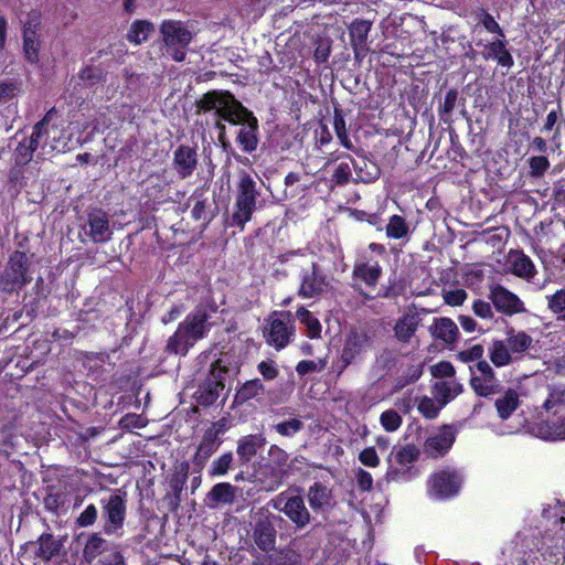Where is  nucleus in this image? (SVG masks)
<instances>
[{"label":"nucleus","instance_id":"42","mask_svg":"<svg viewBox=\"0 0 565 565\" xmlns=\"http://www.w3.org/2000/svg\"><path fill=\"white\" fill-rule=\"evenodd\" d=\"M409 233L408 224L401 215H393L390 217L386 225V235L390 238L402 239L407 237Z\"/></svg>","mask_w":565,"mask_h":565},{"label":"nucleus","instance_id":"24","mask_svg":"<svg viewBox=\"0 0 565 565\" xmlns=\"http://www.w3.org/2000/svg\"><path fill=\"white\" fill-rule=\"evenodd\" d=\"M307 498L313 511H326L333 504L332 490L320 482H316L309 487Z\"/></svg>","mask_w":565,"mask_h":565},{"label":"nucleus","instance_id":"18","mask_svg":"<svg viewBox=\"0 0 565 565\" xmlns=\"http://www.w3.org/2000/svg\"><path fill=\"white\" fill-rule=\"evenodd\" d=\"M372 344L371 337L365 332H351L344 342L341 353L342 372L351 363L355 362Z\"/></svg>","mask_w":565,"mask_h":565},{"label":"nucleus","instance_id":"19","mask_svg":"<svg viewBox=\"0 0 565 565\" xmlns=\"http://www.w3.org/2000/svg\"><path fill=\"white\" fill-rule=\"evenodd\" d=\"M455 441V433L451 427L445 426L438 431L433 433L424 444V452L429 457H440L445 455Z\"/></svg>","mask_w":565,"mask_h":565},{"label":"nucleus","instance_id":"17","mask_svg":"<svg viewBox=\"0 0 565 565\" xmlns=\"http://www.w3.org/2000/svg\"><path fill=\"white\" fill-rule=\"evenodd\" d=\"M489 298L494 308L504 315L513 316L526 312L524 302L515 294L501 285L490 287Z\"/></svg>","mask_w":565,"mask_h":565},{"label":"nucleus","instance_id":"54","mask_svg":"<svg viewBox=\"0 0 565 565\" xmlns=\"http://www.w3.org/2000/svg\"><path fill=\"white\" fill-rule=\"evenodd\" d=\"M443 297L447 305L456 307L465 302L467 292L463 289L445 290Z\"/></svg>","mask_w":565,"mask_h":565},{"label":"nucleus","instance_id":"41","mask_svg":"<svg viewBox=\"0 0 565 565\" xmlns=\"http://www.w3.org/2000/svg\"><path fill=\"white\" fill-rule=\"evenodd\" d=\"M297 319L306 327L307 335L311 339L320 337L321 324L319 320L311 315L305 307H300L296 311Z\"/></svg>","mask_w":565,"mask_h":565},{"label":"nucleus","instance_id":"8","mask_svg":"<svg viewBox=\"0 0 565 565\" xmlns=\"http://www.w3.org/2000/svg\"><path fill=\"white\" fill-rule=\"evenodd\" d=\"M463 483L462 473L455 468L434 472L427 482V493L431 499L445 500L457 495Z\"/></svg>","mask_w":565,"mask_h":565},{"label":"nucleus","instance_id":"16","mask_svg":"<svg viewBox=\"0 0 565 565\" xmlns=\"http://www.w3.org/2000/svg\"><path fill=\"white\" fill-rule=\"evenodd\" d=\"M228 367L223 359H218L212 364L210 374L202 387L200 399L204 404H212L218 397L220 392L225 387V377Z\"/></svg>","mask_w":565,"mask_h":565},{"label":"nucleus","instance_id":"46","mask_svg":"<svg viewBox=\"0 0 565 565\" xmlns=\"http://www.w3.org/2000/svg\"><path fill=\"white\" fill-rule=\"evenodd\" d=\"M547 308L559 317L565 316V289H558L554 294L546 296Z\"/></svg>","mask_w":565,"mask_h":565},{"label":"nucleus","instance_id":"10","mask_svg":"<svg viewBox=\"0 0 565 565\" xmlns=\"http://www.w3.org/2000/svg\"><path fill=\"white\" fill-rule=\"evenodd\" d=\"M535 548L536 552L532 548L529 553L523 552L522 562L525 565H535L537 553H541L550 563H558L561 559H565V535L564 533L546 534L540 543L535 544Z\"/></svg>","mask_w":565,"mask_h":565},{"label":"nucleus","instance_id":"5","mask_svg":"<svg viewBox=\"0 0 565 565\" xmlns=\"http://www.w3.org/2000/svg\"><path fill=\"white\" fill-rule=\"evenodd\" d=\"M39 139V157L45 158L54 152H64L71 141L70 134L62 126L51 125L49 116L34 126Z\"/></svg>","mask_w":565,"mask_h":565},{"label":"nucleus","instance_id":"51","mask_svg":"<svg viewBox=\"0 0 565 565\" xmlns=\"http://www.w3.org/2000/svg\"><path fill=\"white\" fill-rule=\"evenodd\" d=\"M529 166L531 177L540 178L544 175L550 168V161L544 156H535L530 159Z\"/></svg>","mask_w":565,"mask_h":565},{"label":"nucleus","instance_id":"26","mask_svg":"<svg viewBox=\"0 0 565 565\" xmlns=\"http://www.w3.org/2000/svg\"><path fill=\"white\" fill-rule=\"evenodd\" d=\"M511 271L525 280H531L535 275V266L531 258L522 252H513L509 255Z\"/></svg>","mask_w":565,"mask_h":565},{"label":"nucleus","instance_id":"31","mask_svg":"<svg viewBox=\"0 0 565 565\" xmlns=\"http://www.w3.org/2000/svg\"><path fill=\"white\" fill-rule=\"evenodd\" d=\"M38 23L34 25L28 24L23 31V51L24 56L30 63H38L40 40L36 32Z\"/></svg>","mask_w":565,"mask_h":565},{"label":"nucleus","instance_id":"58","mask_svg":"<svg viewBox=\"0 0 565 565\" xmlns=\"http://www.w3.org/2000/svg\"><path fill=\"white\" fill-rule=\"evenodd\" d=\"M472 310L476 316L482 319H491L493 317L490 303L484 300H476L472 305Z\"/></svg>","mask_w":565,"mask_h":565},{"label":"nucleus","instance_id":"13","mask_svg":"<svg viewBox=\"0 0 565 565\" xmlns=\"http://www.w3.org/2000/svg\"><path fill=\"white\" fill-rule=\"evenodd\" d=\"M382 274L383 269L380 263L369 257L366 253H362L353 266L352 276L354 288L359 290L365 299H373L372 296H367L361 290L358 282L364 284L369 288H374L382 277Z\"/></svg>","mask_w":565,"mask_h":565},{"label":"nucleus","instance_id":"29","mask_svg":"<svg viewBox=\"0 0 565 565\" xmlns=\"http://www.w3.org/2000/svg\"><path fill=\"white\" fill-rule=\"evenodd\" d=\"M235 494V487H233L231 483H216L207 493V505L211 508H216L220 504H230L234 501Z\"/></svg>","mask_w":565,"mask_h":565},{"label":"nucleus","instance_id":"9","mask_svg":"<svg viewBox=\"0 0 565 565\" xmlns=\"http://www.w3.org/2000/svg\"><path fill=\"white\" fill-rule=\"evenodd\" d=\"M252 539L263 552H270L276 544V530L273 514L266 508L253 509L250 512Z\"/></svg>","mask_w":565,"mask_h":565},{"label":"nucleus","instance_id":"27","mask_svg":"<svg viewBox=\"0 0 565 565\" xmlns=\"http://www.w3.org/2000/svg\"><path fill=\"white\" fill-rule=\"evenodd\" d=\"M430 332L434 338L448 344L454 343L459 335L458 327L450 318L435 319Z\"/></svg>","mask_w":565,"mask_h":565},{"label":"nucleus","instance_id":"14","mask_svg":"<svg viewBox=\"0 0 565 565\" xmlns=\"http://www.w3.org/2000/svg\"><path fill=\"white\" fill-rule=\"evenodd\" d=\"M30 281L28 277V256L23 252H14L0 275V285L4 290H14Z\"/></svg>","mask_w":565,"mask_h":565},{"label":"nucleus","instance_id":"2","mask_svg":"<svg viewBox=\"0 0 565 565\" xmlns=\"http://www.w3.org/2000/svg\"><path fill=\"white\" fill-rule=\"evenodd\" d=\"M209 319L210 315L203 308L189 315L169 338L166 350L169 353L185 355L198 340L207 335L211 328Z\"/></svg>","mask_w":565,"mask_h":565},{"label":"nucleus","instance_id":"1","mask_svg":"<svg viewBox=\"0 0 565 565\" xmlns=\"http://www.w3.org/2000/svg\"><path fill=\"white\" fill-rule=\"evenodd\" d=\"M199 108L204 111H215V116L217 117L216 128L220 130L221 136L225 131V125L222 120L234 125H242L237 135V141L242 150L248 153L256 150L258 146V121L234 95L228 92H209L200 99Z\"/></svg>","mask_w":565,"mask_h":565},{"label":"nucleus","instance_id":"56","mask_svg":"<svg viewBox=\"0 0 565 565\" xmlns=\"http://www.w3.org/2000/svg\"><path fill=\"white\" fill-rule=\"evenodd\" d=\"M480 21L488 32L499 34L501 38H504L501 26L491 14L483 11Z\"/></svg>","mask_w":565,"mask_h":565},{"label":"nucleus","instance_id":"20","mask_svg":"<svg viewBox=\"0 0 565 565\" xmlns=\"http://www.w3.org/2000/svg\"><path fill=\"white\" fill-rule=\"evenodd\" d=\"M223 429L218 424H214L206 429L193 458L195 465L204 466L206 460L217 450L221 445L220 435Z\"/></svg>","mask_w":565,"mask_h":565},{"label":"nucleus","instance_id":"12","mask_svg":"<svg viewBox=\"0 0 565 565\" xmlns=\"http://www.w3.org/2000/svg\"><path fill=\"white\" fill-rule=\"evenodd\" d=\"M269 505L284 512L297 527H305L310 522V513L300 495H289L287 492H282L273 498Z\"/></svg>","mask_w":565,"mask_h":565},{"label":"nucleus","instance_id":"23","mask_svg":"<svg viewBox=\"0 0 565 565\" xmlns=\"http://www.w3.org/2000/svg\"><path fill=\"white\" fill-rule=\"evenodd\" d=\"M173 164L181 179L190 177L198 164V154L195 149L189 146H180L174 151Z\"/></svg>","mask_w":565,"mask_h":565},{"label":"nucleus","instance_id":"47","mask_svg":"<svg viewBox=\"0 0 565 565\" xmlns=\"http://www.w3.org/2000/svg\"><path fill=\"white\" fill-rule=\"evenodd\" d=\"M402 416L394 409H387L381 414L380 423L386 431H395L402 425Z\"/></svg>","mask_w":565,"mask_h":565},{"label":"nucleus","instance_id":"64","mask_svg":"<svg viewBox=\"0 0 565 565\" xmlns=\"http://www.w3.org/2000/svg\"><path fill=\"white\" fill-rule=\"evenodd\" d=\"M100 565H126L122 555L119 552H110L100 561Z\"/></svg>","mask_w":565,"mask_h":565},{"label":"nucleus","instance_id":"28","mask_svg":"<svg viewBox=\"0 0 565 565\" xmlns=\"http://www.w3.org/2000/svg\"><path fill=\"white\" fill-rule=\"evenodd\" d=\"M39 150V139L35 136V131L33 130L30 137L22 138L18 146L15 147L13 159L17 166H24L29 163L33 153Z\"/></svg>","mask_w":565,"mask_h":565},{"label":"nucleus","instance_id":"6","mask_svg":"<svg viewBox=\"0 0 565 565\" xmlns=\"http://www.w3.org/2000/svg\"><path fill=\"white\" fill-rule=\"evenodd\" d=\"M163 44L167 53L175 62H182L186 55V49L192 41V32L181 22L166 20L160 25Z\"/></svg>","mask_w":565,"mask_h":565},{"label":"nucleus","instance_id":"35","mask_svg":"<svg viewBox=\"0 0 565 565\" xmlns=\"http://www.w3.org/2000/svg\"><path fill=\"white\" fill-rule=\"evenodd\" d=\"M495 409L501 419H508L519 407V394L514 390H508L503 395L497 398Z\"/></svg>","mask_w":565,"mask_h":565},{"label":"nucleus","instance_id":"52","mask_svg":"<svg viewBox=\"0 0 565 565\" xmlns=\"http://www.w3.org/2000/svg\"><path fill=\"white\" fill-rule=\"evenodd\" d=\"M431 375L439 380L455 379V367L448 361H441L430 367Z\"/></svg>","mask_w":565,"mask_h":565},{"label":"nucleus","instance_id":"44","mask_svg":"<svg viewBox=\"0 0 565 565\" xmlns=\"http://www.w3.org/2000/svg\"><path fill=\"white\" fill-rule=\"evenodd\" d=\"M471 386L473 391L480 396H489L497 392V384L494 375L472 376Z\"/></svg>","mask_w":565,"mask_h":565},{"label":"nucleus","instance_id":"3","mask_svg":"<svg viewBox=\"0 0 565 565\" xmlns=\"http://www.w3.org/2000/svg\"><path fill=\"white\" fill-rule=\"evenodd\" d=\"M548 418L536 425L534 434L544 440L565 439V391L552 392L544 402Z\"/></svg>","mask_w":565,"mask_h":565},{"label":"nucleus","instance_id":"22","mask_svg":"<svg viewBox=\"0 0 565 565\" xmlns=\"http://www.w3.org/2000/svg\"><path fill=\"white\" fill-rule=\"evenodd\" d=\"M87 234L95 243H105L111 237L109 218L106 212L96 210L88 214Z\"/></svg>","mask_w":565,"mask_h":565},{"label":"nucleus","instance_id":"53","mask_svg":"<svg viewBox=\"0 0 565 565\" xmlns=\"http://www.w3.org/2000/svg\"><path fill=\"white\" fill-rule=\"evenodd\" d=\"M303 424L299 419H289L282 423H279L275 426V429L278 434L282 436H294L302 428Z\"/></svg>","mask_w":565,"mask_h":565},{"label":"nucleus","instance_id":"43","mask_svg":"<svg viewBox=\"0 0 565 565\" xmlns=\"http://www.w3.org/2000/svg\"><path fill=\"white\" fill-rule=\"evenodd\" d=\"M106 541L97 533L92 534L85 546H84V557L87 562L94 561L98 555H100L105 550Z\"/></svg>","mask_w":565,"mask_h":565},{"label":"nucleus","instance_id":"30","mask_svg":"<svg viewBox=\"0 0 565 565\" xmlns=\"http://www.w3.org/2000/svg\"><path fill=\"white\" fill-rule=\"evenodd\" d=\"M486 60H497L501 66L510 68L513 65V57L507 49V42L502 39H497L486 45Z\"/></svg>","mask_w":565,"mask_h":565},{"label":"nucleus","instance_id":"61","mask_svg":"<svg viewBox=\"0 0 565 565\" xmlns=\"http://www.w3.org/2000/svg\"><path fill=\"white\" fill-rule=\"evenodd\" d=\"M483 349L481 345H473L469 350L462 351L458 354V358L462 362L477 361L482 356Z\"/></svg>","mask_w":565,"mask_h":565},{"label":"nucleus","instance_id":"39","mask_svg":"<svg viewBox=\"0 0 565 565\" xmlns=\"http://www.w3.org/2000/svg\"><path fill=\"white\" fill-rule=\"evenodd\" d=\"M265 394V386L258 379L247 381L236 393V399L241 403L253 398H262Z\"/></svg>","mask_w":565,"mask_h":565},{"label":"nucleus","instance_id":"4","mask_svg":"<svg viewBox=\"0 0 565 565\" xmlns=\"http://www.w3.org/2000/svg\"><path fill=\"white\" fill-rule=\"evenodd\" d=\"M419 451L413 445L394 447L388 457L386 479L393 482H406L417 476L414 463L418 459Z\"/></svg>","mask_w":565,"mask_h":565},{"label":"nucleus","instance_id":"63","mask_svg":"<svg viewBox=\"0 0 565 565\" xmlns=\"http://www.w3.org/2000/svg\"><path fill=\"white\" fill-rule=\"evenodd\" d=\"M322 367H318V364L313 361L302 360L297 364L296 371L299 375H306L310 372L320 371Z\"/></svg>","mask_w":565,"mask_h":565},{"label":"nucleus","instance_id":"37","mask_svg":"<svg viewBox=\"0 0 565 565\" xmlns=\"http://www.w3.org/2000/svg\"><path fill=\"white\" fill-rule=\"evenodd\" d=\"M489 358L491 362L498 367L509 365L515 360L510 351L508 343L504 341H494L491 344Z\"/></svg>","mask_w":565,"mask_h":565},{"label":"nucleus","instance_id":"38","mask_svg":"<svg viewBox=\"0 0 565 565\" xmlns=\"http://www.w3.org/2000/svg\"><path fill=\"white\" fill-rule=\"evenodd\" d=\"M371 30V22L369 21H354L349 29L351 43L355 52L362 50L367 40Z\"/></svg>","mask_w":565,"mask_h":565},{"label":"nucleus","instance_id":"7","mask_svg":"<svg viewBox=\"0 0 565 565\" xmlns=\"http://www.w3.org/2000/svg\"><path fill=\"white\" fill-rule=\"evenodd\" d=\"M257 196L258 192L256 190V182L249 174L243 173L239 177L237 184L235 211L232 216L234 224L243 228L244 225L252 218V215L256 209Z\"/></svg>","mask_w":565,"mask_h":565},{"label":"nucleus","instance_id":"21","mask_svg":"<svg viewBox=\"0 0 565 565\" xmlns=\"http://www.w3.org/2000/svg\"><path fill=\"white\" fill-rule=\"evenodd\" d=\"M294 334V324L290 319L273 318L269 324L267 341L276 349L285 348Z\"/></svg>","mask_w":565,"mask_h":565},{"label":"nucleus","instance_id":"57","mask_svg":"<svg viewBox=\"0 0 565 565\" xmlns=\"http://www.w3.org/2000/svg\"><path fill=\"white\" fill-rule=\"evenodd\" d=\"M359 460L367 467H377L380 463L379 456L373 447L363 449L359 455Z\"/></svg>","mask_w":565,"mask_h":565},{"label":"nucleus","instance_id":"36","mask_svg":"<svg viewBox=\"0 0 565 565\" xmlns=\"http://www.w3.org/2000/svg\"><path fill=\"white\" fill-rule=\"evenodd\" d=\"M264 445V438L260 435H248L239 439L237 455L244 461H249Z\"/></svg>","mask_w":565,"mask_h":565},{"label":"nucleus","instance_id":"59","mask_svg":"<svg viewBox=\"0 0 565 565\" xmlns=\"http://www.w3.org/2000/svg\"><path fill=\"white\" fill-rule=\"evenodd\" d=\"M355 480L361 490L369 491L373 487L371 473L361 468L355 471Z\"/></svg>","mask_w":565,"mask_h":565},{"label":"nucleus","instance_id":"11","mask_svg":"<svg viewBox=\"0 0 565 565\" xmlns=\"http://www.w3.org/2000/svg\"><path fill=\"white\" fill-rule=\"evenodd\" d=\"M299 280L298 295L305 299L321 297L331 287V279L316 263L301 270Z\"/></svg>","mask_w":565,"mask_h":565},{"label":"nucleus","instance_id":"50","mask_svg":"<svg viewBox=\"0 0 565 565\" xmlns=\"http://www.w3.org/2000/svg\"><path fill=\"white\" fill-rule=\"evenodd\" d=\"M232 461V452L223 454L221 457H218L216 460L212 462L210 473L212 476H224L228 471Z\"/></svg>","mask_w":565,"mask_h":565},{"label":"nucleus","instance_id":"15","mask_svg":"<svg viewBox=\"0 0 565 565\" xmlns=\"http://www.w3.org/2000/svg\"><path fill=\"white\" fill-rule=\"evenodd\" d=\"M103 515L106 518L105 533L110 535L119 530L126 518V499L119 491H116L107 499H102Z\"/></svg>","mask_w":565,"mask_h":565},{"label":"nucleus","instance_id":"34","mask_svg":"<svg viewBox=\"0 0 565 565\" xmlns=\"http://www.w3.org/2000/svg\"><path fill=\"white\" fill-rule=\"evenodd\" d=\"M62 548V542L56 540L52 534H42L38 539L36 557L49 562L54 556L58 555Z\"/></svg>","mask_w":565,"mask_h":565},{"label":"nucleus","instance_id":"60","mask_svg":"<svg viewBox=\"0 0 565 565\" xmlns=\"http://www.w3.org/2000/svg\"><path fill=\"white\" fill-rule=\"evenodd\" d=\"M258 371L265 380H274L278 375V371L273 361H262L258 364Z\"/></svg>","mask_w":565,"mask_h":565},{"label":"nucleus","instance_id":"40","mask_svg":"<svg viewBox=\"0 0 565 565\" xmlns=\"http://www.w3.org/2000/svg\"><path fill=\"white\" fill-rule=\"evenodd\" d=\"M153 30V25L148 21H135L128 31L127 39L129 42L138 45L146 41Z\"/></svg>","mask_w":565,"mask_h":565},{"label":"nucleus","instance_id":"33","mask_svg":"<svg viewBox=\"0 0 565 565\" xmlns=\"http://www.w3.org/2000/svg\"><path fill=\"white\" fill-rule=\"evenodd\" d=\"M419 324V319L414 313H407L397 319L394 326L395 337L402 342H408L415 334Z\"/></svg>","mask_w":565,"mask_h":565},{"label":"nucleus","instance_id":"25","mask_svg":"<svg viewBox=\"0 0 565 565\" xmlns=\"http://www.w3.org/2000/svg\"><path fill=\"white\" fill-rule=\"evenodd\" d=\"M462 392V385L456 380H439L434 384L433 394L440 406H445Z\"/></svg>","mask_w":565,"mask_h":565},{"label":"nucleus","instance_id":"48","mask_svg":"<svg viewBox=\"0 0 565 565\" xmlns=\"http://www.w3.org/2000/svg\"><path fill=\"white\" fill-rule=\"evenodd\" d=\"M333 127H334L335 135H337L338 139L340 140V143L344 148L352 150L353 143L347 134L345 120L338 113H335V115H334Z\"/></svg>","mask_w":565,"mask_h":565},{"label":"nucleus","instance_id":"45","mask_svg":"<svg viewBox=\"0 0 565 565\" xmlns=\"http://www.w3.org/2000/svg\"><path fill=\"white\" fill-rule=\"evenodd\" d=\"M345 158L349 161L341 162L337 169L334 170V173L332 175L333 181H335L338 184H345L349 182L351 175H352V169L351 166L353 163V159L349 154H340L337 157V159Z\"/></svg>","mask_w":565,"mask_h":565},{"label":"nucleus","instance_id":"55","mask_svg":"<svg viewBox=\"0 0 565 565\" xmlns=\"http://www.w3.org/2000/svg\"><path fill=\"white\" fill-rule=\"evenodd\" d=\"M97 519V508L94 504H89L77 518V524L79 526H90Z\"/></svg>","mask_w":565,"mask_h":565},{"label":"nucleus","instance_id":"32","mask_svg":"<svg viewBox=\"0 0 565 565\" xmlns=\"http://www.w3.org/2000/svg\"><path fill=\"white\" fill-rule=\"evenodd\" d=\"M505 342L514 359H519L533 347V339L525 331H510Z\"/></svg>","mask_w":565,"mask_h":565},{"label":"nucleus","instance_id":"49","mask_svg":"<svg viewBox=\"0 0 565 565\" xmlns=\"http://www.w3.org/2000/svg\"><path fill=\"white\" fill-rule=\"evenodd\" d=\"M443 407L438 402L425 396L419 401L417 408L426 418H435Z\"/></svg>","mask_w":565,"mask_h":565},{"label":"nucleus","instance_id":"62","mask_svg":"<svg viewBox=\"0 0 565 565\" xmlns=\"http://www.w3.org/2000/svg\"><path fill=\"white\" fill-rule=\"evenodd\" d=\"M457 98H458L457 90H455V89L448 90L445 96L444 104L441 105L443 113L450 114L456 107Z\"/></svg>","mask_w":565,"mask_h":565}]
</instances>
